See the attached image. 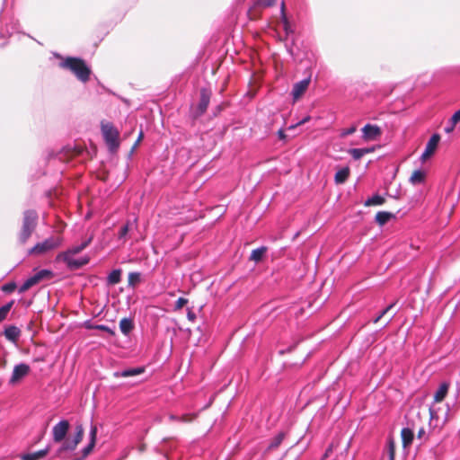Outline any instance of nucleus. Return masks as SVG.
Segmentation results:
<instances>
[{
	"mask_svg": "<svg viewBox=\"0 0 460 460\" xmlns=\"http://www.w3.org/2000/svg\"><path fill=\"white\" fill-rule=\"evenodd\" d=\"M131 222L128 221L124 226H122L118 233V238L119 240H122L123 242L126 241L127 235L129 231Z\"/></svg>",
	"mask_w": 460,
	"mask_h": 460,
	"instance_id": "c85d7f7f",
	"label": "nucleus"
},
{
	"mask_svg": "<svg viewBox=\"0 0 460 460\" xmlns=\"http://www.w3.org/2000/svg\"><path fill=\"white\" fill-rule=\"evenodd\" d=\"M212 401L213 399H211L209 402H208V404L207 406H205V408L208 407L211 403H212Z\"/></svg>",
	"mask_w": 460,
	"mask_h": 460,
	"instance_id": "5fc2aeb1",
	"label": "nucleus"
},
{
	"mask_svg": "<svg viewBox=\"0 0 460 460\" xmlns=\"http://www.w3.org/2000/svg\"><path fill=\"white\" fill-rule=\"evenodd\" d=\"M266 252H267L266 246H261L257 249H254V250H252V252L250 255V260L253 261L255 262H259L260 261H261V259Z\"/></svg>",
	"mask_w": 460,
	"mask_h": 460,
	"instance_id": "a878e982",
	"label": "nucleus"
},
{
	"mask_svg": "<svg viewBox=\"0 0 460 460\" xmlns=\"http://www.w3.org/2000/svg\"><path fill=\"white\" fill-rule=\"evenodd\" d=\"M13 305V301H11L0 307V322L4 320Z\"/></svg>",
	"mask_w": 460,
	"mask_h": 460,
	"instance_id": "c756f323",
	"label": "nucleus"
},
{
	"mask_svg": "<svg viewBox=\"0 0 460 460\" xmlns=\"http://www.w3.org/2000/svg\"><path fill=\"white\" fill-rule=\"evenodd\" d=\"M211 97V92L207 88H201L199 92V102L198 106L194 111L195 118L200 117L203 115L209 104Z\"/></svg>",
	"mask_w": 460,
	"mask_h": 460,
	"instance_id": "423d86ee",
	"label": "nucleus"
},
{
	"mask_svg": "<svg viewBox=\"0 0 460 460\" xmlns=\"http://www.w3.org/2000/svg\"><path fill=\"white\" fill-rule=\"evenodd\" d=\"M49 452V447L39 450L33 453L22 454L21 456L22 460H39L43 458Z\"/></svg>",
	"mask_w": 460,
	"mask_h": 460,
	"instance_id": "f3484780",
	"label": "nucleus"
},
{
	"mask_svg": "<svg viewBox=\"0 0 460 460\" xmlns=\"http://www.w3.org/2000/svg\"><path fill=\"white\" fill-rule=\"evenodd\" d=\"M386 449H387V454H388V460H394V458H395V445L392 439H389L387 441Z\"/></svg>",
	"mask_w": 460,
	"mask_h": 460,
	"instance_id": "7c9ffc66",
	"label": "nucleus"
},
{
	"mask_svg": "<svg viewBox=\"0 0 460 460\" xmlns=\"http://www.w3.org/2000/svg\"><path fill=\"white\" fill-rule=\"evenodd\" d=\"M425 435V429L423 428H420L418 431V438H422Z\"/></svg>",
	"mask_w": 460,
	"mask_h": 460,
	"instance_id": "8fccbe9b",
	"label": "nucleus"
},
{
	"mask_svg": "<svg viewBox=\"0 0 460 460\" xmlns=\"http://www.w3.org/2000/svg\"><path fill=\"white\" fill-rule=\"evenodd\" d=\"M402 443L403 447H408L411 445L414 438V432L411 429L406 427L402 428L401 431Z\"/></svg>",
	"mask_w": 460,
	"mask_h": 460,
	"instance_id": "4468645a",
	"label": "nucleus"
},
{
	"mask_svg": "<svg viewBox=\"0 0 460 460\" xmlns=\"http://www.w3.org/2000/svg\"><path fill=\"white\" fill-rule=\"evenodd\" d=\"M134 328L133 322L130 318H123L119 322V329L121 332L128 335Z\"/></svg>",
	"mask_w": 460,
	"mask_h": 460,
	"instance_id": "5701e85b",
	"label": "nucleus"
},
{
	"mask_svg": "<svg viewBox=\"0 0 460 460\" xmlns=\"http://www.w3.org/2000/svg\"><path fill=\"white\" fill-rule=\"evenodd\" d=\"M311 119V117L310 116H305V118H303L301 120H299L298 122H296V124L294 125H291L289 127V129H294L296 128V127L300 126V125H303L305 124V122H308L309 120Z\"/></svg>",
	"mask_w": 460,
	"mask_h": 460,
	"instance_id": "a19ab883",
	"label": "nucleus"
},
{
	"mask_svg": "<svg viewBox=\"0 0 460 460\" xmlns=\"http://www.w3.org/2000/svg\"><path fill=\"white\" fill-rule=\"evenodd\" d=\"M311 82V76L305 78L297 83H296L293 86L291 94L294 100H297L302 96V94L306 91Z\"/></svg>",
	"mask_w": 460,
	"mask_h": 460,
	"instance_id": "9b49d317",
	"label": "nucleus"
},
{
	"mask_svg": "<svg viewBox=\"0 0 460 460\" xmlns=\"http://www.w3.org/2000/svg\"><path fill=\"white\" fill-rule=\"evenodd\" d=\"M95 328L97 330H101V331H103V332H106L111 335L114 334V332L107 325H104V324H99V325H96Z\"/></svg>",
	"mask_w": 460,
	"mask_h": 460,
	"instance_id": "79ce46f5",
	"label": "nucleus"
},
{
	"mask_svg": "<svg viewBox=\"0 0 460 460\" xmlns=\"http://www.w3.org/2000/svg\"><path fill=\"white\" fill-rule=\"evenodd\" d=\"M197 413H186L180 416L179 422L189 423L194 420L197 418Z\"/></svg>",
	"mask_w": 460,
	"mask_h": 460,
	"instance_id": "2f4dec72",
	"label": "nucleus"
},
{
	"mask_svg": "<svg viewBox=\"0 0 460 460\" xmlns=\"http://www.w3.org/2000/svg\"><path fill=\"white\" fill-rule=\"evenodd\" d=\"M448 389L449 384L447 382L441 383L434 394V402H442L446 398Z\"/></svg>",
	"mask_w": 460,
	"mask_h": 460,
	"instance_id": "2eb2a0df",
	"label": "nucleus"
},
{
	"mask_svg": "<svg viewBox=\"0 0 460 460\" xmlns=\"http://www.w3.org/2000/svg\"><path fill=\"white\" fill-rule=\"evenodd\" d=\"M362 138L365 141H375L382 135L381 128L377 125L366 124L362 129Z\"/></svg>",
	"mask_w": 460,
	"mask_h": 460,
	"instance_id": "0eeeda50",
	"label": "nucleus"
},
{
	"mask_svg": "<svg viewBox=\"0 0 460 460\" xmlns=\"http://www.w3.org/2000/svg\"><path fill=\"white\" fill-rule=\"evenodd\" d=\"M83 436H84V429H83L82 426H77L76 432H75V435L73 440L75 442V444L78 445L81 442V440L83 439Z\"/></svg>",
	"mask_w": 460,
	"mask_h": 460,
	"instance_id": "f704fd0d",
	"label": "nucleus"
},
{
	"mask_svg": "<svg viewBox=\"0 0 460 460\" xmlns=\"http://www.w3.org/2000/svg\"><path fill=\"white\" fill-rule=\"evenodd\" d=\"M38 222V213L33 209L25 210L23 213L22 225L18 235L21 244H25L32 233L35 231Z\"/></svg>",
	"mask_w": 460,
	"mask_h": 460,
	"instance_id": "f03ea898",
	"label": "nucleus"
},
{
	"mask_svg": "<svg viewBox=\"0 0 460 460\" xmlns=\"http://www.w3.org/2000/svg\"><path fill=\"white\" fill-rule=\"evenodd\" d=\"M69 429V422L66 420H62L57 423L52 429L53 440L55 442L62 441Z\"/></svg>",
	"mask_w": 460,
	"mask_h": 460,
	"instance_id": "1a4fd4ad",
	"label": "nucleus"
},
{
	"mask_svg": "<svg viewBox=\"0 0 460 460\" xmlns=\"http://www.w3.org/2000/svg\"><path fill=\"white\" fill-rule=\"evenodd\" d=\"M285 438H286V433L285 432H283V431L279 432L271 439V441L270 442V444H269V446H268L266 450L268 452H270V451L277 449L280 446V444L283 442Z\"/></svg>",
	"mask_w": 460,
	"mask_h": 460,
	"instance_id": "a211bd4d",
	"label": "nucleus"
},
{
	"mask_svg": "<svg viewBox=\"0 0 460 460\" xmlns=\"http://www.w3.org/2000/svg\"><path fill=\"white\" fill-rule=\"evenodd\" d=\"M456 124H457V123H453V118L451 117V119H449V121H448V124H447V125L446 126V128H445V131H446L447 133H450V132H452V131L454 130V128H455V127H456Z\"/></svg>",
	"mask_w": 460,
	"mask_h": 460,
	"instance_id": "37998d69",
	"label": "nucleus"
},
{
	"mask_svg": "<svg viewBox=\"0 0 460 460\" xmlns=\"http://www.w3.org/2000/svg\"><path fill=\"white\" fill-rule=\"evenodd\" d=\"M278 136H279V137L280 139H284V138L286 137V135H285V133H284L283 129H279V130L278 131Z\"/></svg>",
	"mask_w": 460,
	"mask_h": 460,
	"instance_id": "3c124183",
	"label": "nucleus"
},
{
	"mask_svg": "<svg viewBox=\"0 0 460 460\" xmlns=\"http://www.w3.org/2000/svg\"><path fill=\"white\" fill-rule=\"evenodd\" d=\"M395 305V302L390 304L389 305H387L385 309H383L380 314L374 319V323H376L377 322H379V320L385 315Z\"/></svg>",
	"mask_w": 460,
	"mask_h": 460,
	"instance_id": "72a5a7b5",
	"label": "nucleus"
},
{
	"mask_svg": "<svg viewBox=\"0 0 460 460\" xmlns=\"http://www.w3.org/2000/svg\"><path fill=\"white\" fill-rule=\"evenodd\" d=\"M349 176V168L348 166L342 167L337 171L334 176V181L337 184L344 183Z\"/></svg>",
	"mask_w": 460,
	"mask_h": 460,
	"instance_id": "6ab92c4d",
	"label": "nucleus"
},
{
	"mask_svg": "<svg viewBox=\"0 0 460 460\" xmlns=\"http://www.w3.org/2000/svg\"><path fill=\"white\" fill-rule=\"evenodd\" d=\"M141 280V274L139 272H130L128 277V287L134 288Z\"/></svg>",
	"mask_w": 460,
	"mask_h": 460,
	"instance_id": "bb28decb",
	"label": "nucleus"
},
{
	"mask_svg": "<svg viewBox=\"0 0 460 460\" xmlns=\"http://www.w3.org/2000/svg\"><path fill=\"white\" fill-rule=\"evenodd\" d=\"M96 436H97V428L95 426H92L90 434H89V438H90L89 442L95 445Z\"/></svg>",
	"mask_w": 460,
	"mask_h": 460,
	"instance_id": "4c0bfd02",
	"label": "nucleus"
},
{
	"mask_svg": "<svg viewBox=\"0 0 460 460\" xmlns=\"http://www.w3.org/2000/svg\"><path fill=\"white\" fill-rule=\"evenodd\" d=\"M93 239V235L91 234L86 240L83 241L80 244L74 245L68 248L66 251L59 252L56 257V261H63L66 265V267L71 270H78L84 267V265L89 263V257L84 256L78 259H75L74 255L80 253L86 247H88L89 244L92 243Z\"/></svg>",
	"mask_w": 460,
	"mask_h": 460,
	"instance_id": "f257e3e1",
	"label": "nucleus"
},
{
	"mask_svg": "<svg viewBox=\"0 0 460 460\" xmlns=\"http://www.w3.org/2000/svg\"><path fill=\"white\" fill-rule=\"evenodd\" d=\"M77 447V444L73 439H66L63 446L62 449L66 451H72Z\"/></svg>",
	"mask_w": 460,
	"mask_h": 460,
	"instance_id": "473e14b6",
	"label": "nucleus"
},
{
	"mask_svg": "<svg viewBox=\"0 0 460 460\" xmlns=\"http://www.w3.org/2000/svg\"><path fill=\"white\" fill-rule=\"evenodd\" d=\"M188 319L190 320V321H194L196 319V315L193 312H191L190 310L188 312Z\"/></svg>",
	"mask_w": 460,
	"mask_h": 460,
	"instance_id": "de8ad7c7",
	"label": "nucleus"
},
{
	"mask_svg": "<svg viewBox=\"0 0 460 460\" xmlns=\"http://www.w3.org/2000/svg\"><path fill=\"white\" fill-rule=\"evenodd\" d=\"M4 333L5 338L8 341H10L12 342H16L20 337L21 331L18 327H16L14 325H9L4 329Z\"/></svg>",
	"mask_w": 460,
	"mask_h": 460,
	"instance_id": "dca6fc26",
	"label": "nucleus"
},
{
	"mask_svg": "<svg viewBox=\"0 0 460 460\" xmlns=\"http://www.w3.org/2000/svg\"><path fill=\"white\" fill-rule=\"evenodd\" d=\"M425 172L422 170H415L410 177V182L413 185L423 183L425 181Z\"/></svg>",
	"mask_w": 460,
	"mask_h": 460,
	"instance_id": "aec40b11",
	"label": "nucleus"
},
{
	"mask_svg": "<svg viewBox=\"0 0 460 460\" xmlns=\"http://www.w3.org/2000/svg\"><path fill=\"white\" fill-rule=\"evenodd\" d=\"M187 303H188V300L186 298L179 297L175 303V309L182 308Z\"/></svg>",
	"mask_w": 460,
	"mask_h": 460,
	"instance_id": "ea45409f",
	"label": "nucleus"
},
{
	"mask_svg": "<svg viewBox=\"0 0 460 460\" xmlns=\"http://www.w3.org/2000/svg\"><path fill=\"white\" fill-rule=\"evenodd\" d=\"M102 133L104 141L110 151L114 152L119 146V130L111 122H102L101 124Z\"/></svg>",
	"mask_w": 460,
	"mask_h": 460,
	"instance_id": "20e7f679",
	"label": "nucleus"
},
{
	"mask_svg": "<svg viewBox=\"0 0 460 460\" xmlns=\"http://www.w3.org/2000/svg\"><path fill=\"white\" fill-rule=\"evenodd\" d=\"M275 4V0H257L256 5L261 7H270Z\"/></svg>",
	"mask_w": 460,
	"mask_h": 460,
	"instance_id": "e433bc0d",
	"label": "nucleus"
},
{
	"mask_svg": "<svg viewBox=\"0 0 460 460\" xmlns=\"http://www.w3.org/2000/svg\"><path fill=\"white\" fill-rule=\"evenodd\" d=\"M29 288H31V287L29 286L28 282L25 280L22 285H21L19 287V289H18V292L20 294H22L24 293L25 291H27Z\"/></svg>",
	"mask_w": 460,
	"mask_h": 460,
	"instance_id": "c03bdc74",
	"label": "nucleus"
},
{
	"mask_svg": "<svg viewBox=\"0 0 460 460\" xmlns=\"http://www.w3.org/2000/svg\"><path fill=\"white\" fill-rule=\"evenodd\" d=\"M16 288V284L14 282H9L3 286L2 290L5 293H12Z\"/></svg>",
	"mask_w": 460,
	"mask_h": 460,
	"instance_id": "c9c22d12",
	"label": "nucleus"
},
{
	"mask_svg": "<svg viewBox=\"0 0 460 460\" xmlns=\"http://www.w3.org/2000/svg\"><path fill=\"white\" fill-rule=\"evenodd\" d=\"M440 140V136L438 134H433L429 139L425 150L421 155V159L425 161L428 157H429L436 150L438 142Z\"/></svg>",
	"mask_w": 460,
	"mask_h": 460,
	"instance_id": "9d476101",
	"label": "nucleus"
},
{
	"mask_svg": "<svg viewBox=\"0 0 460 460\" xmlns=\"http://www.w3.org/2000/svg\"><path fill=\"white\" fill-rule=\"evenodd\" d=\"M392 217H394V215L390 212L386 211H379L376 215V221L380 226H384L386 224Z\"/></svg>",
	"mask_w": 460,
	"mask_h": 460,
	"instance_id": "393cba45",
	"label": "nucleus"
},
{
	"mask_svg": "<svg viewBox=\"0 0 460 460\" xmlns=\"http://www.w3.org/2000/svg\"><path fill=\"white\" fill-rule=\"evenodd\" d=\"M60 66L70 70L80 81L85 83L89 80L91 70L83 59L67 58L60 63Z\"/></svg>",
	"mask_w": 460,
	"mask_h": 460,
	"instance_id": "7ed1b4c3",
	"label": "nucleus"
},
{
	"mask_svg": "<svg viewBox=\"0 0 460 460\" xmlns=\"http://www.w3.org/2000/svg\"><path fill=\"white\" fill-rule=\"evenodd\" d=\"M142 137H143V132L141 131V132L139 133V135H138V137H137V139L136 143H135V146H136L137 145H138V143L140 142V140L142 139Z\"/></svg>",
	"mask_w": 460,
	"mask_h": 460,
	"instance_id": "603ef678",
	"label": "nucleus"
},
{
	"mask_svg": "<svg viewBox=\"0 0 460 460\" xmlns=\"http://www.w3.org/2000/svg\"><path fill=\"white\" fill-rule=\"evenodd\" d=\"M121 270L116 269L111 271V273L107 277V284L108 285H116L121 280Z\"/></svg>",
	"mask_w": 460,
	"mask_h": 460,
	"instance_id": "412c9836",
	"label": "nucleus"
},
{
	"mask_svg": "<svg viewBox=\"0 0 460 460\" xmlns=\"http://www.w3.org/2000/svg\"><path fill=\"white\" fill-rule=\"evenodd\" d=\"M356 131V127H350L347 129H345L342 133V136H349V135H351L353 134L354 132Z\"/></svg>",
	"mask_w": 460,
	"mask_h": 460,
	"instance_id": "49530a36",
	"label": "nucleus"
},
{
	"mask_svg": "<svg viewBox=\"0 0 460 460\" xmlns=\"http://www.w3.org/2000/svg\"><path fill=\"white\" fill-rule=\"evenodd\" d=\"M373 151V148H351L349 150V154L354 160H359L365 155Z\"/></svg>",
	"mask_w": 460,
	"mask_h": 460,
	"instance_id": "4be33fe9",
	"label": "nucleus"
},
{
	"mask_svg": "<svg viewBox=\"0 0 460 460\" xmlns=\"http://www.w3.org/2000/svg\"><path fill=\"white\" fill-rule=\"evenodd\" d=\"M53 276V272L49 270H40L37 273H35L33 276H31L26 279L29 286L31 288L35 285H37L40 281L46 278H51Z\"/></svg>",
	"mask_w": 460,
	"mask_h": 460,
	"instance_id": "f8f14e48",
	"label": "nucleus"
},
{
	"mask_svg": "<svg viewBox=\"0 0 460 460\" xmlns=\"http://www.w3.org/2000/svg\"><path fill=\"white\" fill-rule=\"evenodd\" d=\"M281 13H282V22H283L284 31H286V33L288 35L289 33H293V30L291 29L290 24H289V22L288 21V18L286 17V14H285V4H284V2H282V4H281Z\"/></svg>",
	"mask_w": 460,
	"mask_h": 460,
	"instance_id": "cd10ccee",
	"label": "nucleus"
},
{
	"mask_svg": "<svg viewBox=\"0 0 460 460\" xmlns=\"http://www.w3.org/2000/svg\"><path fill=\"white\" fill-rule=\"evenodd\" d=\"M332 449L331 448H328L323 456V458H326L329 455V452L331 451Z\"/></svg>",
	"mask_w": 460,
	"mask_h": 460,
	"instance_id": "864d4df0",
	"label": "nucleus"
},
{
	"mask_svg": "<svg viewBox=\"0 0 460 460\" xmlns=\"http://www.w3.org/2000/svg\"><path fill=\"white\" fill-rule=\"evenodd\" d=\"M453 123H458L460 122V109L458 111H456L453 116Z\"/></svg>",
	"mask_w": 460,
	"mask_h": 460,
	"instance_id": "a18cd8bd",
	"label": "nucleus"
},
{
	"mask_svg": "<svg viewBox=\"0 0 460 460\" xmlns=\"http://www.w3.org/2000/svg\"><path fill=\"white\" fill-rule=\"evenodd\" d=\"M31 367L28 364L20 363L14 366L9 380L10 385H14L30 373Z\"/></svg>",
	"mask_w": 460,
	"mask_h": 460,
	"instance_id": "6e6552de",
	"label": "nucleus"
},
{
	"mask_svg": "<svg viewBox=\"0 0 460 460\" xmlns=\"http://www.w3.org/2000/svg\"><path fill=\"white\" fill-rule=\"evenodd\" d=\"M63 238L61 236H50L45 239L43 242L37 243L31 247L28 253L29 254H43L49 251L55 250L61 246Z\"/></svg>",
	"mask_w": 460,
	"mask_h": 460,
	"instance_id": "39448f33",
	"label": "nucleus"
},
{
	"mask_svg": "<svg viewBox=\"0 0 460 460\" xmlns=\"http://www.w3.org/2000/svg\"><path fill=\"white\" fill-rule=\"evenodd\" d=\"M385 199L384 197L378 195V194H375L373 195L372 197L368 198L365 202H364V205L366 207H369V206H380V205H383L385 203Z\"/></svg>",
	"mask_w": 460,
	"mask_h": 460,
	"instance_id": "b1692460",
	"label": "nucleus"
},
{
	"mask_svg": "<svg viewBox=\"0 0 460 460\" xmlns=\"http://www.w3.org/2000/svg\"><path fill=\"white\" fill-rule=\"evenodd\" d=\"M94 446V444L89 442L88 445L83 448L82 456L86 457L93 451Z\"/></svg>",
	"mask_w": 460,
	"mask_h": 460,
	"instance_id": "58836bf2",
	"label": "nucleus"
},
{
	"mask_svg": "<svg viewBox=\"0 0 460 460\" xmlns=\"http://www.w3.org/2000/svg\"><path fill=\"white\" fill-rule=\"evenodd\" d=\"M145 372V367H132V368H127L120 371H116L114 373L115 377H129L137 376L140 374H143Z\"/></svg>",
	"mask_w": 460,
	"mask_h": 460,
	"instance_id": "ddd939ff",
	"label": "nucleus"
},
{
	"mask_svg": "<svg viewBox=\"0 0 460 460\" xmlns=\"http://www.w3.org/2000/svg\"><path fill=\"white\" fill-rule=\"evenodd\" d=\"M169 420H172V421H179L180 416L174 415V414H170L169 415Z\"/></svg>",
	"mask_w": 460,
	"mask_h": 460,
	"instance_id": "09e8293b",
	"label": "nucleus"
}]
</instances>
